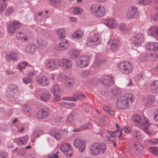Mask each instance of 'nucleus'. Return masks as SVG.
<instances>
[{"instance_id":"nucleus-1","label":"nucleus","mask_w":158,"mask_h":158,"mask_svg":"<svg viewBox=\"0 0 158 158\" xmlns=\"http://www.w3.org/2000/svg\"><path fill=\"white\" fill-rule=\"evenodd\" d=\"M132 121L139 124L140 128L148 135H151V132L148 131L150 126L149 121L146 118L141 119L139 115H135L132 118Z\"/></svg>"},{"instance_id":"nucleus-2","label":"nucleus","mask_w":158,"mask_h":158,"mask_svg":"<svg viewBox=\"0 0 158 158\" xmlns=\"http://www.w3.org/2000/svg\"><path fill=\"white\" fill-rule=\"evenodd\" d=\"M106 148L105 143H93L90 147V152L91 154L93 155H98L100 153L102 154L105 152Z\"/></svg>"},{"instance_id":"nucleus-3","label":"nucleus","mask_w":158,"mask_h":158,"mask_svg":"<svg viewBox=\"0 0 158 158\" xmlns=\"http://www.w3.org/2000/svg\"><path fill=\"white\" fill-rule=\"evenodd\" d=\"M118 69L122 73L125 74H129L131 73L133 69L132 64L129 62H124L118 64Z\"/></svg>"},{"instance_id":"nucleus-4","label":"nucleus","mask_w":158,"mask_h":158,"mask_svg":"<svg viewBox=\"0 0 158 158\" xmlns=\"http://www.w3.org/2000/svg\"><path fill=\"white\" fill-rule=\"evenodd\" d=\"M100 83L103 84L105 87L112 86L114 84V79L109 76L104 75L100 79H99Z\"/></svg>"},{"instance_id":"nucleus-5","label":"nucleus","mask_w":158,"mask_h":158,"mask_svg":"<svg viewBox=\"0 0 158 158\" xmlns=\"http://www.w3.org/2000/svg\"><path fill=\"white\" fill-rule=\"evenodd\" d=\"M101 37L98 34H95L92 37H88L86 43L88 45L93 44L98 45L101 43Z\"/></svg>"},{"instance_id":"nucleus-6","label":"nucleus","mask_w":158,"mask_h":158,"mask_svg":"<svg viewBox=\"0 0 158 158\" xmlns=\"http://www.w3.org/2000/svg\"><path fill=\"white\" fill-rule=\"evenodd\" d=\"M117 107L119 109H125L128 108L129 104L127 98L125 97H121L118 99L116 103Z\"/></svg>"},{"instance_id":"nucleus-7","label":"nucleus","mask_w":158,"mask_h":158,"mask_svg":"<svg viewBox=\"0 0 158 158\" xmlns=\"http://www.w3.org/2000/svg\"><path fill=\"white\" fill-rule=\"evenodd\" d=\"M89 63V58L87 56H83L80 58L77 61V65L80 68L87 66Z\"/></svg>"},{"instance_id":"nucleus-8","label":"nucleus","mask_w":158,"mask_h":158,"mask_svg":"<svg viewBox=\"0 0 158 158\" xmlns=\"http://www.w3.org/2000/svg\"><path fill=\"white\" fill-rule=\"evenodd\" d=\"M36 83L42 86H45L48 84L47 77L44 75H38L35 78Z\"/></svg>"},{"instance_id":"nucleus-9","label":"nucleus","mask_w":158,"mask_h":158,"mask_svg":"<svg viewBox=\"0 0 158 158\" xmlns=\"http://www.w3.org/2000/svg\"><path fill=\"white\" fill-rule=\"evenodd\" d=\"M21 24L19 22L15 21L7 27L8 31L10 33H15L16 30L19 28Z\"/></svg>"},{"instance_id":"nucleus-10","label":"nucleus","mask_w":158,"mask_h":158,"mask_svg":"<svg viewBox=\"0 0 158 158\" xmlns=\"http://www.w3.org/2000/svg\"><path fill=\"white\" fill-rule=\"evenodd\" d=\"M74 145L75 147L78 148L81 152H83L85 149V143L84 141L79 139H77L74 140Z\"/></svg>"},{"instance_id":"nucleus-11","label":"nucleus","mask_w":158,"mask_h":158,"mask_svg":"<svg viewBox=\"0 0 158 158\" xmlns=\"http://www.w3.org/2000/svg\"><path fill=\"white\" fill-rule=\"evenodd\" d=\"M50 114V110L47 108L41 109L37 113V117L38 118L42 119L47 118Z\"/></svg>"},{"instance_id":"nucleus-12","label":"nucleus","mask_w":158,"mask_h":158,"mask_svg":"<svg viewBox=\"0 0 158 158\" xmlns=\"http://www.w3.org/2000/svg\"><path fill=\"white\" fill-rule=\"evenodd\" d=\"M28 139V136L26 135L24 136L15 139V141L19 146H21L27 144Z\"/></svg>"},{"instance_id":"nucleus-13","label":"nucleus","mask_w":158,"mask_h":158,"mask_svg":"<svg viewBox=\"0 0 158 158\" xmlns=\"http://www.w3.org/2000/svg\"><path fill=\"white\" fill-rule=\"evenodd\" d=\"M61 151L64 152H68L70 151H71L70 153L67 154V155L71 156L73 154V150L71 148V146L69 143H65L63 144L60 148Z\"/></svg>"},{"instance_id":"nucleus-14","label":"nucleus","mask_w":158,"mask_h":158,"mask_svg":"<svg viewBox=\"0 0 158 158\" xmlns=\"http://www.w3.org/2000/svg\"><path fill=\"white\" fill-rule=\"evenodd\" d=\"M59 62L61 63L59 64L60 65L63 66L67 69H69L72 65V63L71 61L67 59L60 60Z\"/></svg>"},{"instance_id":"nucleus-15","label":"nucleus","mask_w":158,"mask_h":158,"mask_svg":"<svg viewBox=\"0 0 158 158\" xmlns=\"http://www.w3.org/2000/svg\"><path fill=\"white\" fill-rule=\"evenodd\" d=\"M137 8L135 6H132L129 9L127 14V17L131 19L134 17L137 14Z\"/></svg>"},{"instance_id":"nucleus-16","label":"nucleus","mask_w":158,"mask_h":158,"mask_svg":"<svg viewBox=\"0 0 158 158\" xmlns=\"http://www.w3.org/2000/svg\"><path fill=\"white\" fill-rule=\"evenodd\" d=\"M149 89L153 93H158V81H153L149 86Z\"/></svg>"},{"instance_id":"nucleus-17","label":"nucleus","mask_w":158,"mask_h":158,"mask_svg":"<svg viewBox=\"0 0 158 158\" xmlns=\"http://www.w3.org/2000/svg\"><path fill=\"white\" fill-rule=\"evenodd\" d=\"M46 67L48 69H56L58 66L56 62L52 60H47L46 61Z\"/></svg>"},{"instance_id":"nucleus-18","label":"nucleus","mask_w":158,"mask_h":158,"mask_svg":"<svg viewBox=\"0 0 158 158\" xmlns=\"http://www.w3.org/2000/svg\"><path fill=\"white\" fill-rule=\"evenodd\" d=\"M60 43L58 45L59 50H62L67 48L69 45V44L68 40L64 39H62Z\"/></svg>"},{"instance_id":"nucleus-19","label":"nucleus","mask_w":158,"mask_h":158,"mask_svg":"<svg viewBox=\"0 0 158 158\" xmlns=\"http://www.w3.org/2000/svg\"><path fill=\"white\" fill-rule=\"evenodd\" d=\"M6 57L7 61H16L18 59V55L16 52H12L10 54L6 55Z\"/></svg>"},{"instance_id":"nucleus-20","label":"nucleus","mask_w":158,"mask_h":158,"mask_svg":"<svg viewBox=\"0 0 158 158\" xmlns=\"http://www.w3.org/2000/svg\"><path fill=\"white\" fill-rule=\"evenodd\" d=\"M149 33L151 35L156 38L158 41V27H152L149 30Z\"/></svg>"},{"instance_id":"nucleus-21","label":"nucleus","mask_w":158,"mask_h":158,"mask_svg":"<svg viewBox=\"0 0 158 158\" xmlns=\"http://www.w3.org/2000/svg\"><path fill=\"white\" fill-rule=\"evenodd\" d=\"M146 48L150 51H156L158 50V43L156 42L148 43L146 45Z\"/></svg>"},{"instance_id":"nucleus-22","label":"nucleus","mask_w":158,"mask_h":158,"mask_svg":"<svg viewBox=\"0 0 158 158\" xmlns=\"http://www.w3.org/2000/svg\"><path fill=\"white\" fill-rule=\"evenodd\" d=\"M25 31L24 29L18 31L16 35L17 39L19 40L23 39L24 41L27 40V38L25 36Z\"/></svg>"},{"instance_id":"nucleus-23","label":"nucleus","mask_w":158,"mask_h":158,"mask_svg":"<svg viewBox=\"0 0 158 158\" xmlns=\"http://www.w3.org/2000/svg\"><path fill=\"white\" fill-rule=\"evenodd\" d=\"M105 24L110 28H113L116 27L117 24L115 20L113 19H107L105 21Z\"/></svg>"},{"instance_id":"nucleus-24","label":"nucleus","mask_w":158,"mask_h":158,"mask_svg":"<svg viewBox=\"0 0 158 158\" xmlns=\"http://www.w3.org/2000/svg\"><path fill=\"white\" fill-rule=\"evenodd\" d=\"M119 46L118 40L117 39H114L111 42L110 49L112 51H116L118 49Z\"/></svg>"},{"instance_id":"nucleus-25","label":"nucleus","mask_w":158,"mask_h":158,"mask_svg":"<svg viewBox=\"0 0 158 158\" xmlns=\"http://www.w3.org/2000/svg\"><path fill=\"white\" fill-rule=\"evenodd\" d=\"M106 10L105 8L102 6H100L97 11L95 14L97 17H101L103 16L105 14Z\"/></svg>"},{"instance_id":"nucleus-26","label":"nucleus","mask_w":158,"mask_h":158,"mask_svg":"<svg viewBox=\"0 0 158 158\" xmlns=\"http://www.w3.org/2000/svg\"><path fill=\"white\" fill-rule=\"evenodd\" d=\"M18 93L17 91L12 90H10V89H7L6 95L9 98H17Z\"/></svg>"},{"instance_id":"nucleus-27","label":"nucleus","mask_w":158,"mask_h":158,"mask_svg":"<svg viewBox=\"0 0 158 158\" xmlns=\"http://www.w3.org/2000/svg\"><path fill=\"white\" fill-rule=\"evenodd\" d=\"M75 83V79L73 77H67L65 79V86L68 87L72 86Z\"/></svg>"},{"instance_id":"nucleus-28","label":"nucleus","mask_w":158,"mask_h":158,"mask_svg":"<svg viewBox=\"0 0 158 158\" xmlns=\"http://www.w3.org/2000/svg\"><path fill=\"white\" fill-rule=\"evenodd\" d=\"M153 57H156V55L155 53H150L146 54H143L140 57V60H149V58Z\"/></svg>"},{"instance_id":"nucleus-29","label":"nucleus","mask_w":158,"mask_h":158,"mask_svg":"<svg viewBox=\"0 0 158 158\" xmlns=\"http://www.w3.org/2000/svg\"><path fill=\"white\" fill-rule=\"evenodd\" d=\"M83 35V33L82 31L80 29H78L72 35L73 38L78 40L81 38Z\"/></svg>"},{"instance_id":"nucleus-30","label":"nucleus","mask_w":158,"mask_h":158,"mask_svg":"<svg viewBox=\"0 0 158 158\" xmlns=\"http://www.w3.org/2000/svg\"><path fill=\"white\" fill-rule=\"evenodd\" d=\"M56 33L59 35L60 40L61 39H64L65 38V31L64 28H62L59 29L56 31Z\"/></svg>"},{"instance_id":"nucleus-31","label":"nucleus","mask_w":158,"mask_h":158,"mask_svg":"<svg viewBox=\"0 0 158 158\" xmlns=\"http://www.w3.org/2000/svg\"><path fill=\"white\" fill-rule=\"evenodd\" d=\"M35 45L33 44H30L27 46L26 50L27 52L32 53L35 51Z\"/></svg>"},{"instance_id":"nucleus-32","label":"nucleus","mask_w":158,"mask_h":158,"mask_svg":"<svg viewBox=\"0 0 158 158\" xmlns=\"http://www.w3.org/2000/svg\"><path fill=\"white\" fill-rule=\"evenodd\" d=\"M39 46L42 47V48H45L47 46V42L45 40H43L40 38H38L37 39Z\"/></svg>"},{"instance_id":"nucleus-33","label":"nucleus","mask_w":158,"mask_h":158,"mask_svg":"<svg viewBox=\"0 0 158 158\" xmlns=\"http://www.w3.org/2000/svg\"><path fill=\"white\" fill-rule=\"evenodd\" d=\"M50 94L48 92L44 93L40 95V99L44 101H47L49 99Z\"/></svg>"},{"instance_id":"nucleus-34","label":"nucleus","mask_w":158,"mask_h":158,"mask_svg":"<svg viewBox=\"0 0 158 158\" xmlns=\"http://www.w3.org/2000/svg\"><path fill=\"white\" fill-rule=\"evenodd\" d=\"M101 94L102 95L106 97L110 96L111 95L110 90L107 88L102 89L101 91Z\"/></svg>"},{"instance_id":"nucleus-35","label":"nucleus","mask_w":158,"mask_h":158,"mask_svg":"<svg viewBox=\"0 0 158 158\" xmlns=\"http://www.w3.org/2000/svg\"><path fill=\"white\" fill-rule=\"evenodd\" d=\"M100 6V5L98 4H93L91 6L90 10L91 13H95V14Z\"/></svg>"},{"instance_id":"nucleus-36","label":"nucleus","mask_w":158,"mask_h":158,"mask_svg":"<svg viewBox=\"0 0 158 158\" xmlns=\"http://www.w3.org/2000/svg\"><path fill=\"white\" fill-rule=\"evenodd\" d=\"M70 53L71 56L73 59H75L79 56V52L76 49L71 50Z\"/></svg>"},{"instance_id":"nucleus-37","label":"nucleus","mask_w":158,"mask_h":158,"mask_svg":"<svg viewBox=\"0 0 158 158\" xmlns=\"http://www.w3.org/2000/svg\"><path fill=\"white\" fill-rule=\"evenodd\" d=\"M135 40H139L140 41L143 42L144 37L143 35L141 34H135L133 36Z\"/></svg>"},{"instance_id":"nucleus-38","label":"nucleus","mask_w":158,"mask_h":158,"mask_svg":"<svg viewBox=\"0 0 158 158\" xmlns=\"http://www.w3.org/2000/svg\"><path fill=\"white\" fill-rule=\"evenodd\" d=\"M118 27L120 30L125 34H126L128 32V29L124 24H120L118 26Z\"/></svg>"},{"instance_id":"nucleus-39","label":"nucleus","mask_w":158,"mask_h":158,"mask_svg":"<svg viewBox=\"0 0 158 158\" xmlns=\"http://www.w3.org/2000/svg\"><path fill=\"white\" fill-rule=\"evenodd\" d=\"M145 102L146 106H150L153 102V98L152 96H148L145 99Z\"/></svg>"},{"instance_id":"nucleus-40","label":"nucleus","mask_w":158,"mask_h":158,"mask_svg":"<svg viewBox=\"0 0 158 158\" xmlns=\"http://www.w3.org/2000/svg\"><path fill=\"white\" fill-rule=\"evenodd\" d=\"M59 87L57 84H55L52 87V91L54 94H58L59 91Z\"/></svg>"},{"instance_id":"nucleus-41","label":"nucleus","mask_w":158,"mask_h":158,"mask_svg":"<svg viewBox=\"0 0 158 158\" xmlns=\"http://www.w3.org/2000/svg\"><path fill=\"white\" fill-rule=\"evenodd\" d=\"M103 109L107 111L111 115L114 116V110H111L106 105L104 106Z\"/></svg>"},{"instance_id":"nucleus-42","label":"nucleus","mask_w":158,"mask_h":158,"mask_svg":"<svg viewBox=\"0 0 158 158\" xmlns=\"http://www.w3.org/2000/svg\"><path fill=\"white\" fill-rule=\"evenodd\" d=\"M149 150L154 155H158V147H151L149 148Z\"/></svg>"},{"instance_id":"nucleus-43","label":"nucleus","mask_w":158,"mask_h":158,"mask_svg":"<svg viewBox=\"0 0 158 158\" xmlns=\"http://www.w3.org/2000/svg\"><path fill=\"white\" fill-rule=\"evenodd\" d=\"M60 1V0H49L50 4L55 7H57L58 6V4Z\"/></svg>"},{"instance_id":"nucleus-44","label":"nucleus","mask_w":158,"mask_h":158,"mask_svg":"<svg viewBox=\"0 0 158 158\" xmlns=\"http://www.w3.org/2000/svg\"><path fill=\"white\" fill-rule=\"evenodd\" d=\"M133 136L135 139H139L140 137L139 131L138 130H135L133 132Z\"/></svg>"},{"instance_id":"nucleus-45","label":"nucleus","mask_w":158,"mask_h":158,"mask_svg":"<svg viewBox=\"0 0 158 158\" xmlns=\"http://www.w3.org/2000/svg\"><path fill=\"white\" fill-rule=\"evenodd\" d=\"M82 11V9L80 8L75 7L73 9V12L74 14L78 15L81 13Z\"/></svg>"},{"instance_id":"nucleus-46","label":"nucleus","mask_w":158,"mask_h":158,"mask_svg":"<svg viewBox=\"0 0 158 158\" xmlns=\"http://www.w3.org/2000/svg\"><path fill=\"white\" fill-rule=\"evenodd\" d=\"M43 133L42 131L36 130L33 132V135L35 138H37L41 135Z\"/></svg>"},{"instance_id":"nucleus-47","label":"nucleus","mask_w":158,"mask_h":158,"mask_svg":"<svg viewBox=\"0 0 158 158\" xmlns=\"http://www.w3.org/2000/svg\"><path fill=\"white\" fill-rule=\"evenodd\" d=\"M30 110V107L27 105L24 106L22 108V110L24 113H28Z\"/></svg>"},{"instance_id":"nucleus-48","label":"nucleus","mask_w":158,"mask_h":158,"mask_svg":"<svg viewBox=\"0 0 158 158\" xmlns=\"http://www.w3.org/2000/svg\"><path fill=\"white\" fill-rule=\"evenodd\" d=\"M111 93L114 95H116L120 94V92L119 89L117 88H114L111 90Z\"/></svg>"},{"instance_id":"nucleus-49","label":"nucleus","mask_w":158,"mask_h":158,"mask_svg":"<svg viewBox=\"0 0 158 158\" xmlns=\"http://www.w3.org/2000/svg\"><path fill=\"white\" fill-rule=\"evenodd\" d=\"M32 79L31 78L28 77H25L23 79V81L26 84L31 83Z\"/></svg>"},{"instance_id":"nucleus-50","label":"nucleus","mask_w":158,"mask_h":158,"mask_svg":"<svg viewBox=\"0 0 158 158\" xmlns=\"http://www.w3.org/2000/svg\"><path fill=\"white\" fill-rule=\"evenodd\" d=\"M151 2V0H139V3L145 5L149 4Z\"/></svg>"},{"instance_id":"nucleus-51","label":"nucleus","mask_w":158,"mask_h":158,"mask_svg":"<svg viewBox=\"0 0 158 158\" xmlns=\"http://www.w3.org/2000/svg\"><path fill=\"white\" fill-rule=\"evenodd\" d=\"M143 42L135 40L132 42V44L135 47H138L140 46Z\"/></svg>"},{"instance_id":"nucleus-52","label":"nucleus","mask_w":158,"mask_h":158,"mask_svg":"<svg viewBox=\"0 0 158 158\" xmlns=\"http://www.w3.org/2000/svg\"><path fill=\"white\" fill-rule=\"evenodd\" d=\"M143 42L135 40L132 42V44L135 47H138L140 46Z\"/></svg>"},{"instance_id":"nucleus-53","label":"nucleus","mask_w":158,"mask_h":158,"mask_svg":"<svg viewBox=\"0 0 158 158\" xmlns=\"http://www.w3.org/2000/svg\"><path fill=\"white\" fill-rule=\"evenodd\" d=\"M17 86L16 85L11 84L9 85L8 86V89H10V90H14L17 91Z\"/></svg>"},{"instance_id":"nucleus-54","label":"nucleus","mask_w":158,"mask_h":158,"mask_svg":"<svg viewBox=\"0 0 158 158\" xmlns=\"http://www.w3.org/2000/svg\"><path fill=\"white\" fill-rule=\"evenodd\" d=\"M50 134L56 139H58L60 137L59 133L57 132H51L50 133Z\"/></svg>"},{"instance_id":"nucleus-55","label":"nucleus","mask_w":158,"mask_h":158,"mask_svg":"<svg viewBox=\"0 0 158 158\" xmlns=\"http://www.w3.org/2000/svg\"><path fill=\"white\" fill-rule=\"evenodd\" d=\"M75 117L69 114L67 118V120L69 123L72 122L75 119Z\"/></svg>"},{"instance_id":"nucleus-56","label":"nucleus","mask_w":158,"mask_h":158,"mask_svg":"<svg viewBox=\"0 0 158 158\" xmlns=\"http://www.w3.org/2000/svg\"><path fill=\"white\" fill-rule=\"evenodd\" d=\"M70 114L75 117V116L78 115V110L77 109H74Z\"/></svg>"},{"instance_id":"nucleus-57","label":"nucleus","mask_w":158,"mask_h":158,"mask_svg":"<svg viewBox=\"0 0 158 158\" xmlns=\"http://www.w3.org/2000/svg\"><path fill=\"white\" fill-rule=\"evenodd\" d=\"M123 129L124 131L128 134L130 133L131 131V128L128 125L124 126Z\"/></svg>"},{"instance_id":"nucleus-58","label":"nucleus","mask_w":158,"mask_h":158,"mask_svg":"<svg viewBox=\"0 0 158 158\" xmlns=\"http://www.w3.org/2000/svg\"><path fill=\"white\" fill-rule=\"evenodd\" d=\"M89 75V73L88 71H83L81 73V76L82 77H85L88 76Z\"/></svg>"},{"instance_id":"nucleus-59","label":"nucleus","mask_w":158,"mask_h":158,"mask_svg":"<svg viewBox=\"0 0 158 158\" xmlns=\"http://www.w3.org/2000/svg\"><path fill=\"white\" fill-rule=\"evenodd\" d=\"M68 131L64 129L62 131L61 133V135L63 136L64 138H66L67 137V134H68Z\"/></svg>"},{"instance_id":"nucleus-60","label":"nucleus","mask_w":158,"mask_h":158,"mask_svg":"<svg viewBox=\"0 0 158 158\" xmlns=\"http://www.w3.org/2000/svg\"><path fill=\"white\" fill-rule=\"evenodd\" d=\"M78 100H84L85 98V96L84 94H83L78 93Z\"/></svg>"},{"instance_id":"nucleus-61","label":"nucleus","mask_w":158,"mask_h":158,"mask_svg":"<svg viewBox=\"0 0 158 158\" xmlns=\"http://www.w3.org/2000/svg\"><path fill=\"white\" fill-rule=\"evenodd\" d=\"M128 99H129L130 101L133 102L135 100V97L134 96L131 94H129L127 97Z\"/></svg>"},{"instance_id":"nucleus-62","label":"nucleus","mask_w":158,"mask_h":158,"mask_svg":"<svg viewBox=\"0 0 158 158\" xmlns=\"http://www.w3.org/2000/svg\"><path fill=\"white\" fill-rule=\"evenodd\" d=\"M54 94V100L56 102L59 101L60 99V96L58 94Z\"/></svg>"},{"instance_id":"nucleus-63","label":"nucleus","mask_w":158,"mask_h":158,"mask_svg":"<svg viewBox=\"0 0 158 158\" xmlns=\"http://www.w3.org/2000/svg\"><path fill=\"white\" fill-rule=\"evenodd\" d=\"M7 156V153L5 152H2L0 153V156L1 158H6Z\"/></svg>"},{"instance_id":"nucleus-64","label":"nucleus","mask_w":158,"mask_h":158,"mask_svg":"<svg viewBox=\"0 0 158 158\" xmlns=\"http://www.w3.org/2000/svg\"><path fill=\"white\" fill-rule=\"evenodd\" d=\"M12 12V8H8L6 11V14L7 15H9Z\"/></svg>"}]
</instances>
